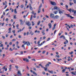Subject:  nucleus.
Instances as JSON below:
<instances>
[{
	"instance_id": "36",
	"label": "nucleus",
	"mask_w": 76,
	"mask_h": 76,
	"mask_svg": "<svg viewBox=\"0 0 76 76\" xmlns=\"http://www.w3.org/2000/svg\"><path fill=\"white\" fill-rule=\"evenodd\" d=\"M21 8H22V9L23 7V5H22L20 6Z\"/></svg>"
},
{
	"instance_id": "8",
	"label": "nucleus",
	"mask_w": 76,
	"mask_h": 76,
	"mask_svg": "<svg viewBox=\"0 0 76 76\" xmlns=\"http://www.w3.org/2000/svg\"><path fill=\"white\" fill-rule=\"evenodd\" d=\"M72 12H74V15H75V14H76V10H74V9H72V10H71Z\"/></svg>"
},
{
	"instance_id": "16",
	"label": "nucleus",
	"mask_w": 76,
	"mask_h": 76,
	"mask_svg": "<svg viewBox=\"0 0 76 76\" xmlns=\"http://www.w3.org/2000/svg\"><path fill=\"white\" fill-rule=\"evenodd\" d=\"M57 8H58V7H57V6H55L54 7L53 9L54 10H57Z\"/></svg>"
},
{
	"instance_id": "57",
	"label": "nucleus",
	"mask_w": 76,
	"mask_h": 76,
	"mask_svg": "<svg viewBox=\"0 0 76 76\" xmlns=\"http://www.w3.org/2000/svg\"><path fill=\"white\" fill-rule=\"evenodd\" d=\"M57 31V30H55V31L54 32V34L55 35L56 34V32Z\"/></svg>"
},
{
	"instance_id": "49",
	"label": "nucleus",
	"mask_w": 76,
	"mask_h": 76,
	"mask_svg": "<svg viewBox=\"0 0 76 76\" xmlns=\"http://www.w3.org/2000/svg\"><path fill=\"white\" fill-rule=\"evenodd\" d=\"M18 38H21V36L19 35L18 36Z\"/></svg>"
},
{
	"instance_id": "55",
	"label": "nucleus",
	"mask_w": 76,
	"mask_h": 76,
	"mask_svg": "<svg viewBox=\"0 0 76 76\" xmlns=\"http://www.w3.org/2000/svg\"><path fill=\"white\" fill-rule=\"evenodd\" d=\"M63 37V35H62L61 36H60L59 38H61Z\"/></svg>"
},
{
	"instance_id": "7",
	"label": "nucleus",
	"mask_w": 76,
	"mask_h": 76,
	"mask_svg": "<svg viewBox=\"0 0 76 76\" xmlns=\"http://www.w3.org/2000/svg\"><path fill=\"white\" fill-rule=\"evenodd\" d=\"M48 26L49 27V29H51L52 27V26L51 25V23H50L48 24Z\"/></svg>"
},
{
	"instance_id": "61",
	"label": "nucleus",
	"mask_w": 76,
	"mask_h": 76,
	"mask_svg": "<svg viewBox=\"0 0 76 76\" xmlns=\"http://www.w3.org/2000/svg\"><path fill=\"white\" fill-rule=\"evenodd\" d=\"M20 22L21 23L22 22H23V21H22V20H20Z\"/></svg>"
},
{
	"instance_id": "23",
	"label": "nucleus",
	"mask_w": 76,
	"mask_h": 76,
	"mask_svg": "<svg viewBox=\"0 0 76 76\" xmlns=\"http://www.w3.org/2000/svg\"><path fill=\"white\" fill-rule=\"evenodd\" d=\"M65 71H66V69H63L62 71V73H64V72H65Z\"/></svg>"
},
{
	"instance_id": "58",
	"label": "nucleus",
	"mask_w": 76,
	"mask_h": 76,
	"mask_svg": "<svg viewBox=\"0 0 76 76\" xmlns=\"http://www.w3.org/2000/svg\"><path fill=\"white\" fill-rule=\"evenodd\" d=\"M45 53V51L44 50L42 52V54H44V53Z\"/></svg>"
},
{
	"instance_id": "1",
	"label": "nucleus",
	"mask_w": 76,
	"mask_h": 76,
	"mask_svg": "<svg viewBox=\"0 0 76 76\" xmlns=\"http://www.w3.org/2000/svg\"><path fill=\"white\" fill-rule=\"evenodd\" d=\"M26 25L28 26H30L31 25V24L29 21H26Z\"/></svg>"
},
{
	"instance_id": "46",
	"label": "nucleus",
	"mask_w": 76,
	"mask_h": 76,
	"mask_svg": "<svg viewBox=\"0 0 76 76\" xmlns=\"http://www.w3.org/2000/svg\"><path fill=\"white\" fill-rule=\"evenodd\" d=\"M20 54H23V52L22 51H21L20 52Z\"/></svg>"
},
{
	"instance_id": "12",
	"label": "nucleus",
	"mask_w": 76,
	"mask_h": 76,
	"mask_svg": "<svg viewBox=\"0 0 76 76\" xmlns=\"http://www.w3.org/2000/svg\"><path fill=\"white\" fill-rule=\"evenodd\" d=\"M7 1H5V3L4 2H3V5L4 6V5H7Z\"/></svg>"
},
{
	"instance_id": "18",
	"label": "nucleus",
	"mask_w": 76,
	"mask_h": 76,
	"mask_svg": "<svg viewBox=\"0 0 76 76\" xmlns=\"http://www.w3.org/2000/svg\"><path fill=\"white\" fill-rule=\"evenodd\" d=\"M14 12H15V14H16V13H18V12H17V11H16V9H15Z\"/></svg>"
},
{
	"instance_id": "17",
	"label": "nucleus",
	"mask_w": 76,
	"mask_h": 76,
	"mask_svg": "<svg viewBox=\"0 0 76 76\" xmlns=\"http://www.w3.org/2000/svg\"><path fill=\"white\" fill-rule=\"evenodd\" d=\"M71 73H72V75H76V73H75L74 71L72 72Z\"/></svg>"
},
{
	"instance_id": "26",
	"label": "nucleus",
	"mask_w": 76,
	"mask_h": 76,
	"mask_svg": "<svg viewBox=\"0 0 76 76\" xmlns=\"http://www.w3.org/2000/svg\"><path fill=\"white\" fill-rule=\"evenodd\" d=\"M41 21H39L37 23V25H39V23H40Z\"/></svg>"
},
{
	"instance_id": "39",
	"label": "nucleus",
	"mask_w": 76,
	"mask_h": 76,
	"mask_svg": "<svg viewBox=\"0 0 76 76\" xmlns=\"http://www.w3.org/2000/svg\"><path fill=\"white\" fill-rule=\"evenodd\" d=\"M3 47V44H1L0 45V47Z\"/></svg>"
},
{
	"instance_id": "38",
	"label": "nucleus",
	"mask_w": 76,
	"mask_h": 76,
	"mask_svg": "<svg viewBox=\"0 0 76 76\" xmlns=\"http://www.w3.org/2000/svg\"><path fill=\"white\" fill-rule=\"evenodd\" d=\"M31 60L32 61H36V60H35V58H33Z\"/></svg>"
},
{
	"instance_id": "43",
	"label": "nucleus",
	"mask_w": 76,
	"mask_h": 76,
	"mask_svg": "<svg viewBox=\"0 0 76 76\" xmlns=\"http://www.w3.org/2000/svg\"><path fill=\"white\" fill-rule=\"evenodd\" d=\"M62 38H63V39H66V38H65V37H64V36L63 35V37H62Z\"/></svg>"
},
{
	"instance_id": "62",
	"label": "nucleus",
	"mask_w": 76,
	"mask_h": 76,
	"mask_svg": "<svg viewBox=\"0 0 76 76\" xmlns=\"http://www.w3.org/2000/svg\"><path fill=\"white\" fill-rule=\"evenodd\" d=\"M10 50H11V51H13V49H12V48H10Z\"/></svg>"
},
{
	"instance_id": "20",
	"label": "nucleus",
	"mask_w": 76,
	"mask_h": 76,
	"mask_svg": "<svg viewBox=\"0 0 76 76\" xmlns=\"http://www.w3.org/2000/svg\"><path fill=\"white\" fill-rule=\"evenodd\" d=\"M15 67L16 69L17 70H18V69H19V67L18 66H15Z\"/></svg>"
},
{
	"instance_id": "28",
	"label": "nucleus",
	"mask_w": 76,
	"mask_h": 76,
	"mask_svg": "<svg viewBox=\"0 0 76 76\" xmlns=\"http://www.w3.org/2000/svg\"><path fill=\"white\" fill-rule=\"evenodd\" d=\"M59 13L60 14H61V13H62V12H61V11L60 10H59Z\"/></svg>"
},
{
	"instance_id": "2",
	"label": "nucleus",
	"mask_w": 76,
	"mask_h": 76,
	"mask_svg": "<svg viewBox=\"0 0 76 76\" xmlns=\"http://www.w3.org/2000/svg\"><path fill=\"white\" fill-rule=\"evenodd\" d=\"M17 75L18 76H22V74H21V73H20V71L18 70V72L17 73Z\"/></svg>"
},
{
	"instance_id": "44",
	"label": "nucleus",
	"mask_w": 76,
	"mask_h": 76,
	"mask_svg": "<svg viewBox=\"0 0 76 76\" xmlns=\"http://www.w3.org/2000/svg\"><path fill=\"white\" fill-rule=\"evenodd\" d=\"M10 61L12 62V63H14V61L13 60H12V59H11L10 60Z\"/></svg>"
},
{
	"instance_id": "27",
	"label": "nucleus",
	"mask_w": 76,
	"mask_h": 76,
	"mask_svg": "<svg viewBox=\"0 0 76 76\" xmlns=\"http://www.w3.org/2000/svg\"><path fill=\"white\" fill-rule=\"evenodd\" d=\"M44 69H45V71H47V67H46V68L45 67V68H44Z\"/></svg>"
},
{
	"instance_id": "19",
	"label": "nucleus",
	"mask_w": 76,
	"mask_h": 76,
	"mask_svg": "<svg viewBox=\"0 0 76 76\" xmlns=\"http://www.w3.org/2000/svg\"><path fill=\"white\" fill-rule=\"evenodd\" d=\"M53 13L55 14H57V13H58V12L57 11H54L53 12Z\"/></svg>"
},
{
	"instance_id": "60",
	"label": "nucleus",
	"mask_w": 76,
	"mask_h": 76,
	"mask_svg": "<svg viewBox=\"0 0 76 76\" xmlns=\"http://www.w3.org/2000/svg\"><path fill=\"white\" fill-rule=\"evenodd\" d=\"M61 5L62 6H63V3L61 2Z\"/></svg>"
},
{
	"instance_id": "41",
	"label": "nucleus",
	"mask_w": 76,
	"mask_h": 76,
	"mask_svg": "<svg viewBox=\"0 0 76 76\" xmlns=\"http://www.w3.org/2000/svg\"><path fill=\"white\" fill-rule=\"evenodd\" d=\"M42 6V4H40V5L39 6V7H40V8L41 9V7Z\"/></svg>"
},
{
	"instance_id": "33",
	"label": "nucleus",
	"mask_w": 76,
	"mask_h": 76,
	"mask_svg": "<svg viewBox=\"0 0 76 76\" xmlns=\"http://www.w3.org/2000/svg\"><path fill=\"white\" fill-rule=\"evenodd\" d=\"M12 32H13V34H15V30L12 31Z\"/></svg>"
},
{
	"instance_id": "53",
	"label": "nucleus",
	"mask_w": 76,
	"mask_h": 76,
	"mask_svg": "<svg viewBox=\"0 0 76 76\" xmlns=\"http://www.w3.org/2000/svg\"><path fill=\"white\" fill-rule=\"evenodd\" d=\"M66 9H67L68 8V5H66Z\"/></svg>"
},
{
	"instance_id": "6",
	"label": "nucleus",
	"mask_w": 76,
	"mask_h": 76,
	"mask_svg": "<svg viewBox=\"0 0 76 76\" xmlns=\"http://www.w3.org/2000/svg\"><path fill=\"white\" fill-rule=\"evenodd\" d=\"M26 44H27V45L28 46H29V45H30V42H26L24 44V45H26Z\"/></svg>"
},
{
	"instance_id": "48",
	"label": "nucleus",
	"mask_w": 76,
	"mask_h": 76,
	"mask_svg": "<svg viewBox=\"0 0 76 76\" xmlns=\"http://www.w3.org/2000/svg\"><path fill=\"white\" fill-rule=\"evenodd\" d=\"M45 17H46V18H49V16H47V15H45Z\"/></svg>"
},
{
	"instance_id": "42",
	"label": "nucleus",
	"mask_w": 76,
	"mask_h": 76,
	"mask_svg": "<svg viewBox=\"0 0 76 76\" xmlns=\"http://www.w3.org/2000/svg\"><path fill=\"white\" fill-rule=\"evenodd\" d=\"M31 13L32 14H33V15H34V11H32Z\"/></svg>"
},
{
	"instance_id": "51",
	"label": "nucleus",
	"mask_w": 76,
	"mask_h": 76,
	"mask_svg": "<svg viewBox=\"0 0 76 76\" xmlns=\"http://www.w3.org/2000/svg\"><path fill=\"white\" fill-rule=\"evenodd\" d=\"M12 30V28H9V30L10 31Z\"/></svg>"
},
{
	"instance_id": "3",
	"label": "nucleus",
	"mask_w": 76,
	"mask_h": 76,
	"mask_svg": "<svg viewBox=\"0 0 76 76\" xmlns=\"http://www.w3.org/2000/svg\"><path fill=\"white\" fill-rule=\"evenodd\" d=\"M65 15H66L67 17H69V18H70L71 19H74V17L70 16V14H66Z\"/></svg>"
},
{
	"instance_id": "21",
	"label": "nucleus",
	"mask_w": 76,
	"mask_h": 76,
	"mask_svg": "<svg viewBox=\"0 0 76 76\" xmlns=\"http://www.w3.org/2000/svg\"><path fill=\"white\" fill-rule=\"evenodd\" d=\"M26 62H29V61L28 59H27V58H26Z\"/></svg>"
},
{
	"instance_id": "32",
	"label": "nucleus",
	"mask_w": 76,
	"mask_h": 76,
	"mask_svg": "<svg viewBox=\"0 0 76 76\" xmlns=\"http://www.w3.org/2000/svg\"><path fill=\"white\" fill-rule=\"evenodd\" d=\"M23 21L22 22H21L20 23V25H23Z\"/></svg>"
},
{
	"instance_id": "37",
	"label": "nucleus",
	"mask_w": 76,
	"mask_h": 76,
	"mask_svg": "<svg viewBox=\"0 0 76 76\" xmlns=\"http://www.w3.org/2000/svg\"><path fill=\"white\" fill-rule=\"evenodd\" d=\"M42 43H41V44H39L38 45L39 46H41V45H42Z\"/></svg>"
},
{
	"instance_id": "63",
	"label": "nucleus",
	"mask_w": 76,
	"mask_h": 76,
	"mask_svg": "<svg viewBox=\"0 0 76 76\" xmlns=\"http://www.w3.org/2000/svg\"><path fill=\"white\" fill-rule=\"evenodd\" d=\"M42 74L43 75H45V72H42Z\"/></svg>"
},
{
	"instance_id": "15",
	"label": "nucleus",
	"mask_w": 76,
	"mask_h": 76,
	"mask_svg": "<svg viewBox=\"0 0 76 76\" xmlns=\"http://www.w3.org/2000/svg\"><path fill=\"white\" fill-rule=\"evenodd\" d=\"M50 65L48 64H47L46 65H45V67H49Z\"/></svg>"
},
{
	"instance_id": "31",
	"label": "nucleus",
	"mask_w": 76,
	"mask_h": 76,
	"mask_svg": "<svg viewBox=\"0 0 76 76\" xmlns=\"http://www.w3.org/2000/svg\"><path fill=\"white\" fill-rule=\"evenodd\" d=\"M73 1H74L75 4L76 3V0H73Z\"/></svg>"
},
{
	"instance_id": "54",
	"label": "nucleus",
	"mask_w": 76,
	"mask_h": 76,
	"mask_svg": "<svg viewBox=\"0 0 76 76\" xmlns=\"http://www.w3.org/2000/svg\"><path fill=\"white\" fill-rule=\"evenodd\" d=\"M39 43H40V41H38L37 42V44H39H39H40Z\"/></svg>"
},
{
	"instance_id": "24",
	"label": "nucleus",
	"mask_w": 76,
	"mask_h": 76,
	"mask_svg": "<svg viewBox=\"0 0 76 76\" xmlns=\"http://www.w3.org/2000/svg\"><path fill=\"white\" fill-rule=\"evenodd\" d=\"M32 15H31V17H30V20H32Z\"/></svg>"
},
{
	"instance_id": "29",
	"label": "nucleus",
	"mask_w": 76,
	"mask_h": 76,
	"mask_svg": "<svg viewBox=\"0 0 76 76\" xmlns=\"http://www.w3.org/2000/svg\"><path fill=\"white\" fill-rule=\"evenodd\" d=\"M16 15H15L14 16V19H16Z\"/></svg>"
},
{
	"instance_id": "35",
	"label": "nucleus",
	"mask_w": 76,
	"mask_h": 76,
	"mask_svg": "<svg viewBox=\"0 0 76 76\" xmlns=\"http://www.w3.org/2000/svg\"><path fill=\"white\" fill-rule=\"evenodd\" d=\"M64 18V16L62 17L61 19V20H63V18Z\"/></svg>"
},
{
	"instance_id": "34",
	"label": "nucleus",
	"mask_w": 76,
	"mask_h": 76,
	"mask_svg": "<svg viewBox=\"0 0 76 76\" xmlns=\"http://www.w3.org/2000/svg\"><path fill=\"white\" fill-rule=\"evenodd\" d=\"M33 69L35 70V71H36V70H37L36 69V68H35L34 67H33Z\"/></svg>"
},
{
	"instance_id": "64",
	"label": "nucleus",
	"mask_w": 76,
	"mask_h": 76,
	"mask_svg": "<svg viewBox=\"0 0 76 76\" xmlns=\"http://www.w3.org/2000/svg\"><path fill=\"white\" fill-rule=\"evenodd\" d=\"M10 66V68H12V65H10V66Z\"/></svg>"
},
{
	"instance_id": "45",
	"label": "nucleus",
	"mask_w": 76,
	"mask_h": 76,
	"mask_svg": "<svg viewBox=\"0 0 76 76\" xmlns=\"http://www.w3.org/2000/svg\"><path fill=\"white\" fill-rule=\"evenodd\" d=\"M9 9H7L6 10H5V12H7V11H9Z\"/></svg>"
},
{
	"instance_id": "14",
	"label": "nucleus",
	"mask_w": 76,
	"mask_h": 76,
	"mask_svg": "<svg viewBox=\"0 0 76 76\" xmlns=\"http://www.w3.org/2000/svg\"><path fill=\"white\" fill-rule=\"evenodd\" d=\"M41 12V8H40V7L39 8V10H38V13H39Z\"/></svg>"
},
{
	"instance_id": "22",
	"label": "nucleus",
	"mask_w": 76,
	"mask_h": 76,
	"mask_svg": "<svg viewBox=\"0 0 76 76\" xmlns=\"http://www.w3.org/2000/svg\"><path fill=\"white\" fill-rule=\"evenodd\" d=\"M67 9V10H69V12H70V13H71V11H72V9H69V10L68 9Z\"/></svg>"
},
{
	"instance_id": "11",
	"label": "nucleus",
	"mask_w": 76,
	"mask_h": 76,
	"mask_svg": "<svg viewBox=\"0 0 76 76\" xmlns=\"http://www.w3.org/2000/svg\"><path fill=\"white\" fill-rule=\"evenodd\" d=\"M58 15H56L53 18L54 19H58Z\"/></svg>"
},
{
	"instance_id": "25",
	"label": "nucleus",
	"mask_w": 76,
	"mask_h": 76,
	"mask_svg": "<svg viewBox=\"0 0 76 76\" xmlns=\"http://www.w3.org/2000/svg\"><path fill=\"white\" fill-rule=\"evenodd\" d=\"M73 52H69V54L71 55H72L73 54Z\"/></svg>"
},
{
	"instance_id": "47",
	"label": "nucleus",
	"mask_w": 76,
	"mask_h": 76,
	"mask_svg": "<svg viewBox=\"0 0 76 76\" xmlns=\"http://www.w3.org/2000/svg\"><path fill=\"white\" fill-rule=\"evenodd\" d=\"M6 21H8L9 20V19L8 18H7L5 20Z\"/></svg>"
},
{
	"instance_id": "4",
	"label": "nucleus",
	"mask_w": 76,
	"mask_h": 76,
	"mask_svg": "<svg viewBox=\"0 0 76 76\" xmlns=\"http://www.w3.org/2000/svg\"><path fill=\"white\" fill-rule=\"evenodd\" d=\"M50 3L52 5H53V6H56V3L54 2L51 1Z\"/></svg>"
},
{
	"instance_id": "56",
	"label": "nucleus",
	"mask_w": 76,
	"mask_h": 76,
	"mask_svg": "<svg viewBox=\"0 0 76 76\" xmlns=\"http://www.w3.org/2000/svg\"><path fill=\"white\" fill-rule=\"evenodd\" d=\"M58 10V11H59L60 10V9H59V8H57V10Z\"/></svg>"
},
{
	"instance_id": "30",
	"label": "nucleus",
	"mask_w": 76,
	"mask_h": 76,
	"mask_svg": "<svg viewBox=\"0 0 76 76\" xmlns=\"http://www.w3.org/2000/svg\"><path fill=\"white\" fill-rule=\"evenodd\" d=\"M55 28H56V26H54V27L52 28V31H54V30L55 29Z\"/></svg>"
},
{
	"instance_id": "10",
	"label": "nucleus",
	"mask_w": 76,
	"mask_h": 76,
	"mask_svg": "<svg viewBox=\"0 0 76 76\" xmlns=\"http://www.w3.org/2000/svg\"><path fill=\"white\" fill-rule=\"evenodd\" d=\"M48 71L49 72V73H51L52 74H53V71L51 70L50 71L49 70H48Z\"/></svg>"
},
{
	"instance_id": "52",
	"label": "nucleus",
	"mask_w": 76,
	"mask_h": 76,
	"mask_svg": "<svg viewBox=\"0 0 76 76\" xmlns=\"http://www.w3.org/2000/svg\"><path fill=\"white\" fill-rule=\"evenodd\" d=\"M16 27H17V28H18V27H19V24L17 25Z\"/></svg>"
},
{
	"instance_id": "40",
	"label": "nucleus",
	"mask_w": 76,
	"mask_h": 76,
	"mask_svg": "<svg viewBox=\"0 0 76 76\" xmlns=\"http://www.w3.org/2000/svg\"><path fill=\"white\" fill-rule=\"evenodd\" d=\"M50 40V38L49 37L47 39V41H49V40Z\"/></svg>"
},
{
	"instance_id": "13",
	"label": "nucleus",
	"mask_w": 76,
	"mask_h": 76,
	"mask_svg": "<svg viewBox=\"0 0 76 76\" xmlns=\"http://www.w3.org/2000/svg\"><path fill=\"white\" fill-rule=\"evenodd\" d=\"M29 8L31 10H32L33 9V8H32V7L31 6V4H29Z\"/></svg>"
},
{
	"instance_id": "9",
	"label": "nucleus",
	"mask_w": 76,
	"mask_h": 76,
	"mask_svg": "<svg viewBox=\"0 0 76 76\" xmlns=\"http://www.w3.org/2000/svg\"><path fill=\"white\" fill-rule=\"evenodd\" d=\"M54 14H51L50 15V17L51 18H53V17H54Z\"/></svg>"
},
{
	"instance_id": "5",
	"label": "nucleus",
	"mask_w": 76,
	"mask_h": 76,
	"mask_svg": "<svg viewBox=\"0 0 76 76\" xmlns=\"http://www.w3.org/2000/svg\"><path fill=\"white\" fill-rule=\"evenodd\" d=\"M30 72H31V73H33V74L34 75H36V76H37V74L35 72V71H33L31 69L30 70Z\"/></svg>"
},
{
	"instance_id": "59",
	"label": "nucleus",
	"mask_w": 76,
	"mask_h": 76,
	"mask_svg": "<svg viewBox=\"0 0 76 76\" xmlns=\"http://www.w3.org/2000/svg\"><path fill=\"white\" fill-rule=\"evenodd\" d=\"M70 26L71 27V28H73V26L72 24H71L70 25Z\"/></svg>"
},
{
	"instance_id": "50",
	"label": "nucleus",
	"mask_w": 76,
	"mask_h": 76,
	"mask_svg": "<svg viewBox=\"0 0 76 76\" xmlns=\"http://www.w3.org/2000/svg\"><path fill=\"white\" fill-rule=\"evenodd\" d=\"M28 29H32V27H28Z\"/></svg>"
}]
</instances>
